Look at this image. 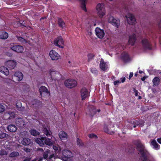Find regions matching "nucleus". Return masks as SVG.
<instances>
[{
  "label": "nucleus",
  "mask_w": 161,
  "mask_h": 161,
  "mask_svg": "<svg viewBox=\"0 0 161 161\" xmlns=\"http://www.w3.org/2000/svg\"><path fill=\"white\" fill-rule=\"evenodd\" d=\"M0 71L6 75H8L9 74L8 69L4 66H2L0 67Z\"/></svg>",
  "instance_id": "obj_24"
},
{
  "label": "nucleus",
  "mask_w": 161,
  "mask_h": 161,
  "mask_svg": "<svg viewBox=\"0 0 161 161\" xmlns=\"http://www.w3.org/2000/svg\"><path fill=\"white\" fill-rule=\"evenodd\" d=\"M151 144L155 149H159L160 148V146L157 142L155 140H153L151 142Z\"/></svg>",
  "instance_id": "obj_30"
},
{
  "label": "nucleus",
  "mask_w": 161,
  "mask_h": 161,
  "mask_svg": "<svg viewBox=\"0 0 161 161\" xmlns=\"http://www.w3.org/2000/svg\"><path fill=\"white\" fill-rule=\"evenodd\" d=\"M81 2V7L83 10L85 11H86V7L85 2L86 0H80Z\"/></svg>",
  "instance_id": "obj_37"
},
{
  "label": "nucleus",
  "mask_w": 161,
  "mask_h": 161,
  "mask_svg": "<svg viewBox=\"0 0 161 161\" xmlns=\"http://www.w3.org/2000/svg\"><path fill=\"white\" fill-rule=\"evenodd\" d=\"M16 37L17 38L18 41H19V42H20L24 44H25L26 43V40L23 37L20 36H17Z\"/></svg>",
  "instance_id": "obj_39"
},
{
  "label": "nucleus",
  "mask_w": 161,
  "mask_h": 161,
  "mask_svg": "<svg viewBox=\"0 0 161 161\" xmlns=\"http://www.w3.org/2000/svg\"><path fill=\"white\" fill-rule=\"evenodd\" d=\"M142 97L141 96H139V97L138 98H139V99H142Z\"/></svg>",
  "instance_id": "obj_63"
},
{
  "label": "nucleus",
  "mask_w": 161,
  "mask_h": 161,
  "mask_svg": "<svg viewBox=\"0 0 161 161\" xmlns=\"http://www.w3.org/2000/svg\"><path fill=\"white\" fill-rule=\"evenodd\" d=\"M19 155V154L18 152H13L10 154L9 156L11 157H14L17 156Z\"/></svg>",
  "instance_id": "obj_41"
},
{
  "label": "nucleus",
  "mask_w": 161,
  "mask_h": 161,
  "mask_svg": "<svg viewBox=\"0 0 161 161\" xmlns=\"http://www.w3.org/2000/svg\"><path fill=\"white\" fill-rule=\"evenodd\" d=\"M8 135L4 133H0V139H3L4 138H6L8 136Z\"/></svg>",
  "instance_id": "obj_42"
},
{
  "label": "nucleus",
  "mask_w": 161,
  "mask_h": 161,
  "mask_svg": "<svg viewBox=\"0 0 161 161\" xmlns=\"http://www.w3.org/2000/svg\"><path fill=\"white\" fill-rule=\"evenodd\" d=\"M159 30L161 31V20L159 22L158 24Z\"/></svg>",
  "instance_id": "obj_55"
},
{
  "label": "nucleus",
  "mask_w": 161,
  "mask_h": 161,
  "mask_svg": "<svg viewBox=\"0 0 161 161\" xmlns=\"http://www.w3.org/2000/svg\"><path fill=\"white\" fill-rule=\"evenodd\" d=\"M49 55L52 60H57L60 58V56L55 51L53 50H51Z\"/></svg>",
  "instance_id": "obj_11"
},
{
  "label": "nucleus",
  "mask_w": 161,
  "mask_h": 161,
  "mask_svg": "<svg viewBox=\"0 0 161 161\" xmlns=\"http://www.w3.org/2000/svg\"><path fill=\"white\" fill-rule=\"evenodd\" d=\"M38 100H35L33 101V102H38Z\"/></svg>",
  "instance_id": "obj_62"
},
{
  "label": "nucleus",
  "mask_w": 161,
  "mask_h": 161,
  "mask_svg": "<svg viewBox=\"0 0 161 161\" xmlns=\"http://www.w3.org/2000/svg\"><path fill=\"white\" fill-rule=\"evenodd\" d=\"M96 9L97 11V14L100 17H103L105 15V11L104 9V5L103 4L99 3L96 7Z\"/></svg>",
  "instance_id": "obj_3"
},
{
  "label": "nucleus",
  "mask_w": 161,
  "mask_h": 161,
  "mask_svg": "<svg viewBox=\"0 0 161 161\" xmlns=\"http://www.w3.org/2000/svg\"><path fill=\"white\" fill-rule=\"evenodd\" d=\"M58 24L59 26L62 28L65 26L64 22L61 18H58Z\"/></svg>",
  "instance_id": "obj_34"
},
{
  "label": "nucleus",
  "mask_w": 161,
  "mask_h": 161,
  "mask_svg": "<svg viewBox=\"0 0 161 161\" xmlns=\"http://www.w3.org/2000/svg\"><path fill=\"white\" fill-rule=\"evenodd\" d=\"M16 147H18V148H19L20 147H21V146L19 145V144H17L16 145Z\"/></svg>",
  "instance_id": "obj_61"
},
{
  "label": "nucleus",
  "mask_w": 161,
  "mask_h": 161,
  "mask_svg": "<svg viewBox=\"0 0 161 161\" xmlns=\"http://www.w3.org/2000/svg\"><path fill=\"white\" fill-rule=\"evenodd\" d=\"M127 127V128L130 130H132L133 127L134 128L136 127L134 123V121H131L130 122H129Z\"/></svg>",
  "instance_id": "obj_31"
},
{
  "label": "nucleus",
  "mask_w": 161,
  "mask_h": 161,
  "mask_svg": "<svg viewBox=\"0 0 161 161\" xmlns=\"http://www.w3.org/2000/svg\"><path fill=\"white\" fill-rule=\"evenodd\" d=\"M19 23H20L21 25H22L23 26H25L24 25L25 24V22L24 21L20 20L19 21Z\"/></svg>",
  "instance_id": "obj_53"
},
{
  "label": "nucleus",
  "mask_w": 161,
  "mask_h": 161,
  "mask_svg": "<svg viewBox=\"0 0 161 161\" xmlns=\"http://www.w3.org/2000/svg\"><path fill=\"white\" fill-rule=\"evenodd\" d=\"M133 91H134V92L135 93V95L136 96H138V92L137 90H136V89L135 88H133Z\"/></svg>",
  "instance_id": "obj_51"
},
{
  "label": "nucleus",
  "mask_w": 161,
  "mask_h": 161,
  "mask_svg": "<svg viewBox=\"0 0 161 161\" xmlns=\"http://www.w3.org/2000/svg\"><path fill=\"white\" fill-rule=\"evenodd\" d=\"M8 36V34L5 31H0V38L2 39H6Z\"/></svg>",
  "instance_id": "obj_25"
},
{
  "label": "nucleus",
  "mask_w": 161,
  "mask_h": 161,
  "mask_svg": "<svg viewBox=\"0 0 161 161\" xmlns=\"http://www.w3.org/2000/svg\"><path fill=\"white\" fill-rule=\"evenodd\" d=\"M44 137H42L41 138H36L35 140V142L40 146H42L44 144Z\"/></svg>",
  "instance_id": "obj_23"
},
{
  "label": "nucleus",
  "mask_w": 161,
  "mask_h": 161,
  "mask_svg": "<svg viewBox=\"0 0 161 161\" xmlns=\"http://www.w3.org/2000/svg\"><path fill=\"white\" fill-rule=\"evenodd\" d=\"M62 154L64 158H65V161H69L68 160L72 156V153L70 151L68 150H64L63 151Z\"/></svg>",
  "instance_id": "obj_13"
},
{
  "label": "nucleus",
  "mask_w": 161,
  "mask_h": 161,
  "mask_svg": "<svg viewBox=\"0 0 161 161\" xmlns=\"http://www.w3.org/2000/svg\"><path fill=\"white\" fill-rule=\"evenodd\" d=\"M141 43L143 48L144 50H150L152 49V46L148 38L146 37L143 38Z\"/></svg>",
  "instance_id": "obj_2"
},
{
  "label": "nucleus",
  "mask_w": 161,
  "mask_h": 161,
  "mask_svg": "<svg viewBox=\"0 0 161 161\" xmlns=\"http://www.w3.org/2000/svg\"><path fill=\"white\" fill-rule=\"evenodd\" d=\"M49 152V150L47 149L46 151L43 153V155L45 159H49L48 154Z\"/></svg>",
  "instance_id": "obj_38"
},
{
  "label": "nucleus",
  "mask_w": 161,
  "mask_h": 161,
  "mask_svg": "<svg viewBox=\"0 0 161 161\" xmlns=\"http://www.w3.org/2000/svg\"><path fill=\"white\" fill-rule=\"evenodd\" d=\"M7 152L6 151H5L4 150L2 149L0 151V155H7Z\"/></svg>",
  "instance_id": "obj_47"
},
{
  "label": "nucleus",
  "mask_w": 161,
  "mask_h": 161,
  "mask_svg": "<svg viewBox=\"0 0 161 161\" xmlns=\"http://www.w3.org/2000/svg\"><path fill=\"white\" fill-rule=\"evenodd\" d=\"M43 132L47 136H51V132L46 127H43L42 129Z\"/></svg>",
  "instance_id": "obj_32"
},
{
  "label": "nucleus",
  "mask_w": 161,
  "mask_h": 161,
  "mask_svg": "<svg viewBox=\"0 0 161 161\" xmlns=\"http://www.w3.org/2000/svg\"><path fill=\"white\" fill-rule=\"evenodd\" d=\"M127 20L128 24L133 25L135 24L136 21L134 15L130 14L128 13L126 15Z\"/></svg>",
  "instance_id": "obj_8"
},
{
  "label": "nucleus",
  "mask_w": 161,
  "mask_h": 161,
  "mask_svg": "<svg viewBox=\"0 0 161 161\" xmlns=\"http://www.w3.org/2000/svg\"><path fill=\"white\" fill-rule=\"evenodd\" d=\"M95 31L96 35L99 38L102 39L103 38L105 35V33L103 30L97 27L96 28Z\"/></svg>",
  "instance_id": "obj_14"
},
{
  "label": "nucleus",
  "mask_w": 161,
  "mask_h": 161,
  "mask_svg": "<svg viewBox=\"0 0 161 161\" xmlns=\"http://www.w3.org/2000/svg\"><path fill=\"white\" fill-rule=\"evenodd\" d=\"M100 68L103 71L106 70L108 68V65L106 62H104L103 59H101L100 64Z\"/></svg>",
  "instance_id": "obj_16"
},
{
  "label": "nucleus",
  "mask_w": 161,
  "mask_h": 161,
  "mask_svg": "<svg viewBox=\"0 0 161 161\" xmlns=\"http://www.w3.org/2000/svg\"><path fill=\"white\" fill-rule=\"evenodd\" d=\"M136 40V36L135 34H133L129 37V43L132 46L134 45Z\"/></svg>",
  "instance_id": "obj_21"
},
{
  "label": "nucleus",
  "mask_w": 161,
  "mask_h": 161,
  "mask_svg": "<svg viewBox=\"0 0 161 161\" xmlns=\"http://www.w3.org/2000/svg\"><path fill=\"white\" fill-rule=\"evenodd\" d=\"M97 111L98 112H99L100 111V109H97L96 112Z\"/></svg>",
  "instance_id": "obj_64"
},
{
  "label": "nucleus",
  "mask_w": 161,
  "mask_h": 161,
  "mask_svg": "<svg viewBox=\"0 0 161 161\" xmlns=\"http://www.w3.org/2000/svg\"><path fill=\"white\" fill-rule=\"evenodd\" d=\"M50 74L51 78L50 80H53L55 81L58 80L61 78V75L58 72L54 71L53 70H50Z\"/></svg>",
  "instance_id": "obj_6"
},
{
  "label": "nucleus",
  "mask_w": 161,
  "mask_h": 161,
  "mask_svg": "<svg viewBox=\"0 0 161 161\" xmlns=\"http://www.w3.org/2000/svg\"><path fill=\"white\" fill-rule=\"evenodd\" d=\"M39 92L42 97H48L50 95L49 92L45 86H42L40 88Z\"/></svg>",
  "instance_id": "obj_7"
},
{
  "label": "nucleus",
  "mask_w": 161,
  "mask_h": 161,
  "mask_svg": "<svg viewBox=\"0 0 161 161\" xmlns=\"http://www.w3.org/2000/svg\"><path fill=\"white\" fill-rule=\"evenodd\" d=\"M14 76L16 77L17 80L19 81H21L23 78L22 73L20 72H16L15 73Z\"/></svg>",
  "instance_id": "obj_22"
},
{
  "label": "nucleus",
  "mask_w": 161,
  "mask_h": 161,
  "mask_svg": "<svg viewBox=\"0 0 161 161\" xmlns=\"http://www.w3.org/2000/svg\"><path fill=\"white\" fill-rule=\"evenodd\" d=\"M8 113L10 115L9 119H13L15 117V114L14 112L11 111H8Z\"/></svg>",
  "instance_id": "obj_43"
},
{
  "label": "nucleus",
  "mask_w": 161,
  "mask_h": 161,
  "mask_svg": "<svg viewBox=\"0 0 161 161\" xmlns=\"http://www.w3.org/2000/svg\"><path fill=\"white\" fill-rule=\"evenodd\" d=\"M120 83V82L119 80H117L116 81H114V84L115 85H118Z\"/></svg>",
  "instance_id": "obj_52"
},
{
  "label": "nucleus",
  "mask_w": 161,
  "mask_h": 161,
  "mask_svg": "<svg viewBox=\"0 0 161 161\" xmlns=\"http://www.w3.org/2000/svg\"><path fill=\"white\" fill-rule=\"evenodd\" d=\"M121 58L122 60L125 62H127L130 60L129 55L126 53H123L121 54Z\"/></svg>",
  "instance_id": "obj_19"
},
{
  "label": "nucleus",
  "mask_w": 161,
  "mask_h": 161,
  "mask_svg": "<svg viewBox=\"0 0 161 161\" xmlns=\"http://www.w3.org/2000/svg\"><path fill=\"white\" fill-rule=\"evenodd\" d=\"M77 82L75 80L68 79L66 80L64 83V85L68 88H71L77 86Z\"/></svg>",
  "instance_id": "obj_5"
},
{
  "label": "nucleus",
  "mask_w": 161,
  "mask_h": 161,
  "mask_svg": "<svg viewBox=\"0 0 161 161\" xmlns=\"http://www.w3.org/2000/svg\"><path fill=\"white\" fill-rule=\"evenodd\" d=\"M24 150L27 153L30 152V149L27 148H25L24 149Z\"/></svg>",
  "instance_id": "obj_54"
},
{
  "label": "nucleus",
  "mask_w": 161,
  "mask_h": 161,
  "mask_svg": "<svg viewBox=\"0 0 161 161\" xmlns=\"http://www.w3.org/2000/svg\"><path fill=\"white\" fill-rule=\"evenodd\" d=\"M11 49L13 51L17 53H22L24 49L23 47L20 45H15L11 47Z\"/></svg>",
  "instance_id": "obj_12"
},
{
  "label": "nucleus",
  "mask_w": 161,
  "mask_h": 161,
  "mask_svg": "<svg viewBox=\"0 0 161 161\" xmlns=\"http://www.w3.org/2000/svg\"><path fill=\"white\" fill-rule=\"evenodd\" d=\"M80 95L82 99L84 100L88 98L89 96V93L88 90L85 87L82 88L80 91Z\"/></svg>",
  "instance_id": "obj_9"
},
{
  "label": "nucleus",
  "mask_w": 161,
  "mask_h": 161,
  "mask_svg": "<svg viewBox=\"0 0 161 161\" xmlns=\"http://www.w3.org/2000/svg\"><path fill=\"white\" fill-rule=\"evenodd\" d=\"M157 141L159 143L161 144V137L157 139Z\"/></svg>",
  "instance_id": "obj_57"
},
{
  "label": "nucleus",
  "mask_w": 161,
  "mask_h": 161,
  "mask_svg": "<svg viewBox=\"0 0 161 161\" xmlns=\"http://www.w3.org/2000/svg\"><path fill=\"white\" fill-rule=\"evenodd\" d=\"M135 144L136 146L137 149L139 152L141 156L143 158V160L145 161L147 159V156L148 152L145 149L144 145L139 140L136 141Z\"/></svg>",
  "instance_id": "obj_1"
},
{
  "label": "nucleus",
  "mask_w": 161,
  "mask_h": 161,
  "mask_svg": "<svg viewBox=\"0 0 161 161\" xmlns=\"http://www.w3.org/2000/svg\"><path fill=\"white\" fill-rule=\"evenodd\" d=\"M89 111L86 112V114L91 116H92L96 112V110L95 107L92 105L89 107Z\"/></svg>",
  "instance_id": "obj_18"
},
{
  "label": "nucleus",
  "mask_w": 161,
  "mask_h": 161,
  "mask_svg": "<svg viewBox=\"0 0 161 161\" xmlns=\"http://www.w3.org/2000/svg\"><path fill=\"white\" fill-rule=\"evenodd\" d=\"M94 57V55L92 53L89 54L88 55V60L89 61L91 59H92Z\"/></svg>",
  "instance_id": "obj_44"
},
{
  "label": "nucleus",
  "mask_w": 161,
  "mask_h": 161,
  "mask_svg": "<svg viewBox=\"0 0 161 161\" xmlns=\"http://www.w3.org/2000/svg\"><path fill=\"white\" fill-rule=\"evenodd\" d=\"M92 73L96 75L98 73V71L95 68H92L91 69Z\"/></svg>",
  "instance_id": "obj_45"
},
{
  "label": "nucleus",
  "mask_w": 161,
  "mask_h": 161,
  "mask_svg": "<svg viewBox=\"0 0 161 161\" xmlns=\"http://www.w3.org/2000/svg\"><path fill=\"white\" fill-rule=\"evenodd\" d=\"M134 123L135 124L136 127V126H138L139 127L142 126L143 125V122L142 121L140 120H136L134 121Z\"/></svg>",
  "instance_id": "obj_33"
},
{
  "label": "nucleus",
  "mask_w": 161,
  "mask_h": 161,
  "mask_svg": "<svg viewBox=\"0 0 161 161\" xmlns=\"http://www.w3.org/2000/svg\"><path fill=\"white\" fill-rule=\"evenodd\" d=\"M145 79H146V77H145L144 76V77H143L142 78L141 80L142 81H144L145 80Z\"/></svg>",
  "instance_id": "obj_60"
},
{
  "label": "nucleus",
  "mask_w": 161,
  "mask_h": 161,
  "mask_svg": "<svg viewBox=\"0 0 161 161\" xmlns=\"http://www.w3.org/2000/svg\"><path fill=\"white\" fill-rule=\"evenodd\" d=\"M29 132L31 134L34 136H38L40 134L39 132L34 129H31L30 130Z\"/></svg>",
  "instance_id": "obj_29"
},
{
  "label": "nucleus",
  "mask_w": 161,
  "mask_h": 161,
  "mask_svg": "<svg viewBox=\"0 0 161 161\" xmlns=\"http://www.w3.org/2000/svg\"><path fill=\"white\" fill-rule=\"evenodd\" d=\"M121 82L122 83L124 82L125 80V77H124L122 78H121Z\"/></svg>",
  "instance_id": "obj_58"
},
{
  "label": "nucleus",
  "mask_w": 161,
  "mask_h": 161,
  "mask_svg": "<svg viewBox=\"0 0 161 161\" xmlns=\"http://www.w3.org/2000/svg\"><path fill=\"white\" fill-rule=\"evenodd\" d=\"M9 114L8 113V112L6 113L4 115V118L7 119H9Z\"/></svg>",
  "instance_id": "obj_49"
},
{
  "label": "nucleus",
  "mask_w": 161,
  "mask_h": 161,
  "mask_svg": "<svg viewBox=\"0 0 161 161\" xmlns=\"http://www.w3.org/2000/svg\"><path fill=\"white\" fill-rule=\"evenodd\" d=\"M77 144L79 147H83L84 145V144L82 141L80 140L78 138H77Z\"/></svg>",
  "instance_id": "obj_40"
},
{
  "label": "nucleus",
  "mask_w": 161,
  "mask_h": 161,
  "mask_svg": "<svg viewBox=\"0 0 161 161\" xmlns=\"http://www.w3.org/2000/svg\"><path fill=\"white\" fill-rule=\"evenodd\" d=\"M59 136L61 139L62 140L67 139V135L66 133L64 131H61L59 134Z\"/></svg>",
  "instance_id": "obj_28"
},
{
  "label": "nucleus",
  "mask_w": 161,
  "mask_h": 161,
  "mask_svg": "<svg viewBox=\"0 0 161 161\" xmlns=\"http://www.w3.org/2000/svg\"><path fill=\"white\" fill-rule=\"evenodd\" d=\"M7 4H13L14 5V2H11L10 0H7Z\"/></svg>",
  "instance_id": "obj_50"
},
{
  "label": "nucleus",
  "mask_w": 161,
  "mask_h": 161,
  "mask_svg": "<svg viewBox=\"0 0 161 161\" xmlns=\"http://www.w3.org/2000/svg\"><path fill=\"white\" fill-rule=\"evenodd\" d=\"M44 137V144L51 146L52 145V143L51 142V140L50 138H47L46 137Z\"/></svg>",
  "instance_id": "obj_35"
},
{
  "label": "nucleus",
  "mask_w": 161,
  "mask_h": 161,
  "mask_svg": "<svg viewBox=\"0 0 161 161\" xmlns=\"http://www.w3.org/2000/svg\"><path fill=\"white\" fill-rule=\"evenodd\" d=\"M5 110L4 106L0 104V113L3 112Z\"/></svg>",
  "instance_id": "obj_46"
},
{
  "label": "nucleus",
  "mask_w": 161,
  "mask_h": 161,
  "mask_svg": "<svg viewBox=\"0 0 161 161\" xmlns=\"http://www.w3.org/2000/svg\"><path fill=\"white\" fill-rule=\"evenodd\" d=\"M152 81L153 83V86H157L159 84L160 79L158 77H156L153 79Z\"/></svg>",
  "instance_id": "obj_27"
},
{
  "label": "nucleus",
  "mask_w": 161,
  "mask_h": 161,
  "mask_svg": "<svg viewBox=\"0 0 161 161\" xmlns=\"http://www.w3.org/2000/svg\"><path fill=\"white\" fill-rule=\"evenodd\" d=\"M108 21L114 26L118 28L120 25V22L119 19H115L113 16H108Z\"/></svg>",
  "instance_id": "obj_4"
},
{
  "label": "nucleus",
  "mask_w": 161,
  "mask_h": 161,
  "mask_svg": "<svg viewBox=\"0 0 161 161\" xmlns=\"http://www.w3.org/2000/svg\"><path fill=\"white\" fill-rule=\"evenodd\" d=\"M54 44L59 47L63 48L64 43L62 38L60 36L58 37L55 39L54 41Z\"/></svg>",
  "instance_id": "obj_10"
},
{
  "label": "nucleus",
  "mask_w": 161,
  "mask_h": 161,
  "mask_svg": "<svg viewBox=\"0 0 161 161\" xmlns=\"http://www.w3.org/2000/svg\"><path fill=\"white\" fill-rule=\"evenodd\" d=\"M15 123L19 127H23L25 125V122L21 118H18L15 119Z\"/></svg>",
  "instance_id": "obj_15"
},
{
  "label": "nucleus",
  "mask_w": 161,
  "mask_h": 161,
  "mask_svg": "<svg viewBox=\"0 0 161 161\" xmlns=\"http://www.w3.org/2000/svg\"><path fill=\"white\" fill-rule=\"evenodd\" d=\"M37 150L38 151H40L41 152H42L43 151V149L42 148H38L37 149Z\"/></svg>",
  "instance_id": "obj_59"
},
{
  "label": "nucleus",
  "mask_w": 161,
  "mask_h": 161,
  "mask_svg": "<svg viewBox=\"0 0 161 161\" xmlns=\"http://www.w3.org/2000/svg\"><path fill=\"white\" fill-rule=\"evenodd\" d=\"M104 130L105 132L110 134H113L114 133V131H113L110 130H108V127L106 125H105L104 127Z\"/></svg>",
  "instance_id": "obj_36"
},
{
  "label": "nucleus",
  "mask_w": 161,
  "mask_h": 161,
  "mask_svg": "<svg viewBox=\"0 0 161 161\" xmlns=\"http://www.w3.org/2000/svg\"><path fill=\"white\" fill-rule=\"evenodd\" d=\"M88 136L90 138H97V136L96 135H94L93 134H90Z\"/></svg>",
  "instance_id": "obj_48"
},
{
  "label": "nucleus",
  "mask_w": 161,
  "mask_h": 161,
  "mask_svg": "<svg viewBox=\"0 0 161 161\" xmlns=\"http://www.w3.org/2000/svg\"><path fill=\"white\" fill-rule=\"evenodd\" d=\"M133 74L132 72H131L130 73V75L129 77V80H130V78L133 76Z\"/></svg>",
  "instance_id": "obj_56"
},
{
  "label": "nucleus",
  "mask_w": 161,
  "mask_h": 161,
  "mask_svg": "<svg viewBox=\"0 0 161 161\" xmlns=\"http://www.w3.org/2000/svg\"><path fill=\"white\" fill-rule=\"evenodd\" d=\"M21 143L22 145L25 146H27L32 144L31 140L27 138H23L21 141Z\"/></svg>",
  "instance_id": "obj_17"
},
{
  "label": "nucleus",
  "mask_w": 161,
  "mask_h": 161,
  "mask_svg": "<svg viewBox=\"0 0 161 161\" xmlns=\"http://www.w3.org/2000/svg\"><path fill=\"white\" fill-rule=\"evenodd\" d=\"M7 65L9 69H13L16 65V62L14 60H10L7 62Z\"/></svg>",
  "instance_id": "obj_20"
},
{
  "label": "nucleus",
  "mask_w": 161,
  "mask_h": 161,
  "mask_svg": "<svg viewBox=\"0 0 161 161\" xmlns=\"http://www.w3.org/2000/svg\"><path fill=\"white\" fill-rule=\"evenodd\" d=\"M7 129L9 131L14 132L16 130L17 128L14 125H10L8 126Z\"/></svg>",
  "instance_id": "obj_26"
}]
</instances>
